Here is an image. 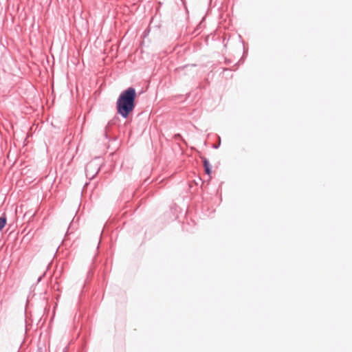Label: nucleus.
I'll list each match as a JSON object with an SVG mask.
<instances>
[{
	"label": "nucleus",
	"mask_w": 352,
	"mask_h": 352,
	"mask_svg": "<svg viewBox=\"0 0 352 352\" xmlns=\"http://www.w3.org/2000/svg\"><path fill=\"white\" fill-rule=\"evenodd\" d=\"M135 98L136 91L133 87L128 88L120 95L116 102V108L118 113L123 118H127L133 111Z\"/></svg>",
	"instance_id": "1"
},
{
	"label": "nucleus",
	"mask_w": 352,
	"mask_h": 352,
	"mask_svg": "<svg viewBox=\"0 0 352 352\" xmlns=\"http://www.w3.org/2000/svg\"><path fill=\"white\" fill-rule=\"evenodd\" d=\"M204 168H205L206 173L208 175H210V173H211L210 165L208 161L206 159H204Z\"/></svg>",
	"instance_id": "2"
},
{
	"label": "nucleus",
	"mask_w": 352,
	"mask_h": 352,
	"mask_svg": "<svg viewBox=\"0 0 352 352\" xmlns=\"http://www.w3.org/2000/svg\"><path fill=\"white\" fill-rule=\"evenodd\" d=\"M6 224V217H0V230H2Z\"/></svg>",
	"instance_id": "3"
}]
</instances>
